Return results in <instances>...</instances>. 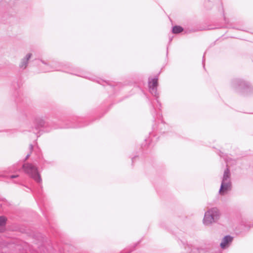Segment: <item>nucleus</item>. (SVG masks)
<instances>
[{
	"label": "nucleus",
	"instance_id": "nucleus-2",
	"mask_svg": "<svg viewBox=\"0 0 253 253\" xmlns=\"http://www.w3.org/2000/svg\"><path fill=\"white\" fill-rule=\"evenodd\" d=\"M23 169L26 173L32 177L35 181L41 183L42 178L38 170V168L32 164L25 163L23 165Z\"/></svg>",
	"mask_w": 253,
	"mask_h": 253
},
{
	"label": "nucleus",
	"instance_id": "nucleus-8",
	"mask_svg": "<svg viewBox=\"0 0 253 253\" xmlns=\"http://www.w3.org/2000/svg\"><path fill=\"white\" fill-rule=\"evenodd\" d=\"M183 31V28L179 26H175L172 28V32L174 34H178Z\"/></svg>",
	"mask_w": 253,
	"mask_h": 253
},
{
	"label": "nucleus",
	"instance_id": "nucleus-9",
	"mask_svg": "<svg viewBox=\"0 0 253 253\" xmlns=\"http://www.w3.org/2000/svg\"><path fill=\"white\" fill-rule=\"evenodd\" d=\"M54 69H52L51 67L47 66V68L44 71V72H48V71H53Z\"/></svg>",
	"mask_w": 253,
	"mask_h": 253
},
{
	"label": "nucleus",
	"instance_id": "nucleus-5",
	"mask_svg": "<svg viewBox=\"0 0 253 253\" xmlns=\"http://www.w3.org/2000/svg\"><path fill=\"white\" fill-rule=\"evenodd\" d=\"M32 56V54H27L25 57L23 58L21 60V63L19 65V67L21 69H25L27 66L28 61Z\"/></svg>",
	"mask_w": 253,
	"mask_h": 253
},
{
	"label": "nucleus",
	"instance_id": "nucleus-1",
	"mask_svg": "<svg viewBox=\"0 0 253 253\" xmlns=\"http://www.w3.org/2000/svg\"><path fill=\"white\" fill-rule=\"evenodd\" d=\"M220 215V212L217 208H211L205 213L203 223L205 225H211L212 223L216 222L219 219Z\"/></svg>",
	"mask_w": 253,
	"mask_h": 253
},
{
	"label": "nucleus",
	"instance_id": "nucleus-4",
	"mask_svg": "<svg viewBox=\"0 0 253 253\" xmlns=\"http://www.w3.org/2000/svg\"><path fill=\"white\" fill-rule=\"evenodd\" d=\"M158 78H155L149 81V87L150 92L155 96L157 95Z\"/></svg>",
	"mask_w": 253,
	"mask_h": 253
},
{
	"label": "nucleus",
	"instance_id": "nucleus-13",
	"mask_svg": "<svg viewBox=\"0 0 253 253\" xmlns=\"http://www.w3.org/2000/svg\"><path fill=\"white\" fill-rule=\"evenodd\" d=\"M30 150L32 151L33 150V145H30Z\"/></svg>",
	"mask_w": 253,
	"mask_h": 253
},
{
	"label": "nucleus",
	"instance_id": "nucleus-11",
	"mask_svg": "<svg viewBox=\"0 0 253 253\" xmlns=\"http://www.w3.org/2000/svg\"><path fill=\"white\" fill-rule=\"evenodd\" d=\"M18 177V175H12L10 176L11 178H14Z\"/></svg>",
	"mask_w": 253,
	"mask_h": 253
},
{
	"label": "nucleus",
	"instance_id": "nucleus-12",
	"mask_svg": "<svg viewBox=\"0 0 253 253\" xmlns=\"http://www.w3.org/2000/svg\"><path fill=\"white\" fill-rule=\"evenodd\" d=\"M30 156V154H28L26 156V158H25V161H26V160H27V159H28V158L29 157V156Z\"/></svg>",
	"mask_w": 253,
	"mask_h": 253
},
{
	"label": "nucleus",
	"instance_id": "nucleus-10",
	"mask_svg": "<svg viewBox=\"0 0 253 253\" xmlns=\"http://www.w3.org/2000/svg\"><path fill=\"white\" fill-rule=\"evenodd\" d=\"M3 245V243L2 242H0V253H2V251H1L2 248V246Z\"/></svg>",
	"mask_w": 253,
	"mask_h": 253
},
{
	"label": "nucleus",
	"instance_id": "nucleus-6",
	"mask_svg": "<svg viewBox=\"0 0 253 253\" xmlns=\"http://www.w3.org/2000/svg\"><path fill=\"white\" fill-rule=\"evenodd\" d=\"M232 240V237L230 236H226L223 238L222 242L220 243V247L221 248L224 249L228 243L231 242Z\"/></svg>",
	"mask_w": 253,
	"mask_h": 253
},
{
	"label": "nucleus",
	"instance_id": "nucleus-3",
	"mask_svg": "<svg viewBox=\"0 0 253 253\" xmlns=\"http://www.w3.org/2000/svg\"><path fill=\"white\" fill-rule=\"evenodd\" d=\"M230 175L229 169L227 168L224 170L221 184L219 191V194L221 195H224L228 191L230 190L231 189V184Z\"/></svg>",
	"mask_w": 253,
	"mask_h": 253
},
{
	"label": "nucleus",
	"instance_id": "nucleus-7",
	"mask_svg": "<svg viewBox=\"0 0 253 253\" xmlns=\"http://www.w3.org/2000/svg\"><path fill=\"white\" fill-rule=\"evenodd\" d=\"M6 218L4 216H0V232H3L5 229Z\"/></svg>",
	"mask_w": 253,
	"mask_h": 253
},
{
	"label": "nucleus",
	"instance_id": "nucleus-14",
	"mask_svg": "<svg viewBox=\"0 0 253 253\" xmlns=\"http://www.w3.org/2000/svg\"><path fill=\"white\" fill-rule=\"evenodd\" d=\"M43 122H42L41 123V124H40V126H43Z\"/></svg>",
	"mask_w": 253,
	"mask_h": 253
}]
</instances>
